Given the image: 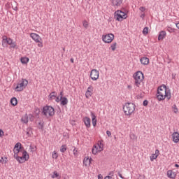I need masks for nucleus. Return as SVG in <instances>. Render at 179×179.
Instances as JSON below:
<instances>
[{
  "mask_svg": "<svg viewBox=\"0 0 179 179\" xmlns=\"http://www.w3.org/2000/svg\"><path fill=\"white\" fill-rule=\"evenodd\" d=\"M29 118L31 121H33V120H34V116H33V115H25L22 116L21 121L23 124H27V122H29Z\"/></svg>",
  "mask_w": 179,
  "mask_h": 179,
  "instance_id": "12",
  "label": "nucleus"
},
{
  "mask_svg": "<svg viewBox=\"0 0 179 179\" xmlns=\"http://www.w3.org/2000/svg\"><path fill=\"white\" fill-rule=\"evenodd\" d=\"M92 96H93V86L90 85L85 92V97L86 99H90Z\"/></svg>",
  "mask_w": 179,
  "mask_h": 179,
  "instance_id": "13",
  "label": "nucleus"
},
{
  "mask_svg": "<svg viewBox=\"0 0 179 179\" xmlns=\"http://www.w3.org/2000/svg\"><path fill=\"white\" fill-rule=\"evenodd\" d=\"M159 155H160V151H159V150H156L155 153L152 154L151 156L150 157V162H154L155 160H156V159L159 157Z\"/></svg>",
  "mask_w": 179,
  "mask_h": 179,
  "instance_id": "19",
  "label": "nucleus"
},
{
  "mask_svg": "<svg viewBox=\"0 0 179 179\" xmlns=\"http://www.w3.org/2000/svg\"><path fill=\"white\" fill-rule=\"evenodd\" d=\"M66 149H67L66 145H62L60 148V152L62 153H65V152H66Z\"/></svg>",
  "mask_w": 179,
  "mask_h": 179,
  "instance_id": "30",
  "label": "nucleus"
},
{
  "mask_svg": "<svg viewBox=\"0 0 179 179\" xmlns=\"http://www.w3.org/2000/svg\"><path fill=\"white\" fill-rule=\"evenodd\" d=\"M38 43V47H39V48H43L44 47V45H43V39L39 40Z\"/></svg>",
  "mask_w": 179,
  "mask_h": 179,
  "instance_id": "38",
  "label": "nucleus"
},
{
  "mask_svg": "<svg viewBox=\"0 0 179 179\" xmlns=\"http://www.w3.org/2000/svg\"><path fill=\"white\" fill-rule=\"evenodd\" d=\"M157 98L159 101L166 99L170 100L171 99V92L169 90H167V87L165 85H162L157 88Z\"/></svg>",
  "mask_w": 179,
  "mask_h": 179,
  "instance_id": "2",
  "label": "nucleus"
},
{
  "mask_svg": "<svg viewBox=\"0 0 179 179\" xmlns=\"http://www.w3.org/2000/svg\"><path fill=\"white\" fill-rule=\"evenodd\" d=\"M73 153L76 157H78V150H76V148H74V150H73Z\"/></svg>",
  "mask_w": 179,
  "mask_h": 179,
  "instance_id": "40",
  "label": "nucleus"
},
{
  "mask_svg": "<svg viewBox=\"0 0 179 179\" xmlns=\"http://www.w3.org/2000/svg\"><path fill=\"white\" fill-rule=\"evenodd\" d=\"M127 89H128V90H131L132 85H127Z\"/></svg>",
  "mask_w": 179,
  "mask_h": 179,
  "instance_id": "45",
  "label": "nucleus"
},
{
  "mask_svg": "<svg viewBox=\"0 0 179 179\" xmlns=\"http://www.w3.org/2000/svg\"><path fill=\"white\" fill-rule=\"evenodd\" d=\"M91 117H92V125L93 127H96V125H97V119H96V115L92 113Z\"/></svg>",
  "mask_w": 179,
  "mask_h": 179,
  "instance_id": "22",
  "label": "nucleus"
},
{
  "mask_svg": "<svg viewBox=\"0 0 179 179\" xmlns=\"http://www.w3.org/2000/svg\"><path fill=\"white\" fill-rule=\"evenodd\" d=\"M123 111L127 117H131L135 113V104L127 103L123 106Z\"/></svg>",
  "mask_w": 179,
  "mask_h": 179,
  "instance_id": "4",
  "label": "nucleus"
},
{
  "mask_svg": "<svg viewBox=\"0 0 179 179\" xmlns=\"http://www.w3.org/2000/svg\"><path fill=\"white\" fill-rule=\"evenodd\" d=\"M104 179H113L111 176H106Z\"/></svg>",
  "mask_w": 179,
  "mask_h": 179,
  "instance_id": "50",
  "label": "nucleus"
},
{
  "mask_svg": "<svg viewBox=\"0 0 179 179\" xmlns=\"http://www.w3.org/2000/svg\"><path fill=\"white\" fill-rule=\"evenodd\" d=\"M83 121L86 128H90L92 124H91V120H90V117H84Z\"/></svg>",
  "mask_w": 179,
  "mask_h": 179,
  "instance_id": "18",
  "label": "nucleus"
},
{
  "mask_svg": "<svg viewBox=\"0 0 179 179\" xmlns=\"http://www.w3.org/2000/svg\"><path fill=\"white\" fill-rule=\"evenodd\" d=\"M0 163H1L2 164H6V163H8V158L6 157H1L0 159Z\"/></svg>",
  "mask_w": 179,
  "mask_h": 179,
  "instance_id": "31",
  "label": "nucleus"
},
{
  "mask_svg": "<svg viewBox=\"0 0 179 179\" xmlns=\"http://www.w3.org/2000/svg\"><path fill=\"white\" fill-rule=\"evenodd\" d=\"M140 62L142 65H149L150 60L149 58L143 57L140 59Z\"/></svg>",
  "mask_w": 179,
  "mask_h": 179,
  "instance_id": "20",
  "label": "nucleus"
},
{
  "mask_svg": "<svg viewBox=\"0 0 179 179\" xmlns=\"http://www.w3.org/2000/svg\"><path fill=\"white\" fill-rule=\"evenodd\" d=\"M110 48L112 51H115V50H117V42L112 43L110 45Z\"/></svg>",
  "mask_w": 179,
  "mask_h": 179,
  "instance_id": "32",
  "label": "nucleus"
},
{
  "mask_svg": "<svg viewBox=\"0 0 179 179\" xmlns=\"http://www.w3.org/2000/svg\"><path fill=\"white\" fill-rule=\"evenodd\" d=\"M59 96H60V99L61 97H64V92L62 91L59 94Z\"/></svg>",
  "mask_w": 179,
  "mask_h": 179,
  "instance_id": "48",
  "label": "nucleus"
},
{
  "mask_svg": "<svg viewBox=\"0 0 179 179\" xmlns=\"http://www.w3.org/2000/svg\"><path fill=\"white\" fill-rule=\"evenodd\" d=\"M172 110L175 114H178V108H177L176 105H173L172 106Z\"/></svg>",
  "mask_w": 179,
  "mask_h": 179,
  "instance_id": "33",
  "label": "nucleus"
},
{
  "mask_svg": "<svg viewBox=\"0 0 179 179\" xmlns=\"http://www.w3.org/2000/svg\"><path fill=\"white\" fill-rule=\"evenodd\" d=\"M129 137H130V139H131V141H136V139L138 138V137H136V135H135V134H131Z\"/></svg>",
  "mask_w": 179,
  "mask_h": 179,
  "instance_id": "35",
  "label": "nucleus"
},
{
  "mask_svg": "<svg viewBox=\"0 0 179 179\" xmlns=\"http://www.w3.org/2000/svg\"><path fill=\"white\" fill-rule=\"evenodd\" d=\"M148 101L145 100L143 101V106H148Z\"/></svg>",
  "mask_w": 179,
  "mask_h": 179,
  "instance_id": "46",
  "label": "nucleus"
},
{
  "mask_svg": "<svg viewBox=\"0 0 179 179\" xmlns=\"http://www.w3.org/2000/svg\"><path fill=\"white\" fill-rule=\"evenodd\" d=\"M29 61H30V59H29V57H21L20 59V62H22V64H29Z\"/></svg>",
  "mask_w": 179,
  "mask_h": 179,
  "instance_id": "27",
  "label": "nucleus"
},
{
  "mask_svg": "<svg viewBox=\"0 0 179 179\" xmlns=\"http://www.w3.org/2000/svg\"><path fill=\"white\" fill-rule=\"evenodd\" d=\"M88 1H90V0H88Z\"/></svg>",
  "mask_w": 179,
  "mask_h": 179,
  "instance_id": "54",
  "label": "nucleus"
},
{
  "mask_svg": "<svg viewBox=\"0 0 179 179\" xmlns=\"http://www.w3.org/2000/svg\"><path fill=\"white\" fill-rule=\"evenodd\" d=\"M70 61H71V64H73V63L75 62L73 58H71V59H70Z\"/></svg>",
  "mask_w": 179,
  "mask_h": 179,
  "instance_id": "51",
  "label": "nucleus"
},
{
  "mask_svg": "<svg viewBox=\"0 0 179 179\" xmlns=\"http://www.w3.org/2000/svg\"><path fill=\"white\" fill-rule=\"evenodd\" d=\"M166 176L168 178L175 179L177 177V172L173 170H169L166 172Z\"/></svg>",
  "mask_w": 179,
  "mask_h": 179,
  "instance_id": "15",
  "label": "nucleus"
},
{
  "mask_svg": "<svg viewBox=\"0 0 179 179\" xmlns=\"http://www.w3.org/2000/svg\"><path fill=\"white\" fill-rule=\"evenodd\" d=\"M112 3L114 6H120L122 1L121 0H112Z\"/></svg>",
  "mask_w": 179,
  "mask_h": 179,
  "instance_id": "26",
  "label": "nucleus"
},
{
  "mask_svg": "<svg viewBox=\"0 0 179 179\" xmlns=\"http://www.w3.org/2000/svg\"><path fill=\"white\" fill-rule=\"evenodd\" d=\"M127 17H128V15L122 10H118L115 13V19H116L117 22H122V20L127 19Z\"/></svg>",
  "mask_w": 179,
  "mask_h": 179,
  "instance_id": "7",
  "label": "nucleus"
},
{
  "mask_svg": "<svg viewBox=\"0 0 179 179\" xmlns=\"http://www.w3.org/2000/svg\"><path fill=\"white\" fill-rule=\"evenodd\" d=\"M60 103L62 106H66L68 104V98L64 96L60 98Z\"/></svg>",
  "mask_w": 179,
  "mask_h": 179,
  "instance_id": "24",
  "label": "nucleus"
},
{
  "mask_svg": "<svg viewBox=\"0 0 179 179\" xmlns=\"http://www.w3.org/2000/svg\"><path fill=\"white\" fill-rule=\"evenodd\" d=\"M172 139H173V142H174V143H179V133L177 131L173 132L172 134Z\"/></svg>",
  "mask_w": 179,
  "mask_h": 179,
  "instance_id": "17",
  "label": "nucleus"
},
{
  "mask_svg": "<svg viewBox=\"0 0 179 179\" xmlns=\"http://www.w3.org/2000/svg\"><path fill=\"white\" fill-rule=\"evenodd\" d=\"M145 16H146V13H141L140 17H141V19H143V17H145Z\"/></svg>",
  "mask_w": 179,
  "mask_h": 179,
  "instance_id": "41",
  "label": "nucleus"
},
{
  "mask_svg": "<svg viewBox=\"0 0 179 179\" xmlns=\"http://www.w3.org/2000/svg\"><path fill=\"white\" fill-rule=\"evenodd\" d=\"M106 135H108V136L110 138L111 136V131H106Z\"/></svg>",
  "mask_w": 179,
  "mask_h": 179,
  "instance_id": "42",
  "label": "nucleus"
},
{
  "mask_svg": "<svg viewBox=\"0 0 179 179\" xmlns=\"http://www.w3.org/2000/svg\"><path fill=\"white\" fill-rule=\"evenodd\" d=\"M133 79L134 80L135 86L140 87L145 79V76L142 71H137L133 75Z\"/></svg>",
  "mask_w": 179,
  "mask_h": 179,
  "instance_id": "3",
  "label": "nucleus"
},
{
  "mask_svg": "<svg viewBox=\"0 0 179 179\" xmlns=\"http://www.w3.org/2000/svg\"><path fill=\"white\" fill-rule=\"evenodd\" d=\"M26 135L29 138V136H31V129H27L26 131Z\"/></svg>",
  "mask_w": 179,
  "mask_h": 179,
  "instance_id": "36",
  "label": "nucleus"
},
{
  "mask_svg": "<svg viewBox=\"0 0 179 179\" xmlns=\"http://www.w3.org/2000/svg\"><path fill=\"white\" fill-rule=\"evenodd\" d=\"M139 10H140L141 13H145V12H146V8L143 7V6H141L139 8Z\"/></svg>",
  "mask_w": 179,
  "mask_h": 179,
  "instance_id": "39",
  "label": "nucleus"
},
{
  "mask_svg": "<svg viewBox=\"0 0 179 179\" xmlns=\"http://www.w3.org/2000/svg\"><path fill=\"white\" fill-rule=\"evenodd\" d=\"M55 101L57 103H59V101H61V99H59V97H58V96H56Z\"/></svg>",
  "mask_w": 179,
  "mask_h": 179,
  "instance_id": "43",
  "label": "nucleus"
},
{
  "mask_svg": "<svg viewBox=\"0 0 179 179\" xmlns=\"http://www.w3.org/2000/svg\"><path fill=\"white\" fill-rule=\"evenodd\" d=\"M3 135H4L3 131L2 129H0V136L2 138Z\"/></svg>",
  "mask_w": 179,
  "mask_h": 179,
  "instance_id": "44",
  "label": "nucleus"
},
{
  "mask_svg": "<svg viewBox=\"0 0 179 179\" xmlns=\"http://www.w3.org/2000/svg\"><path fill=\"white\" fill-rule=\"evenodd\" d=\"M57 92H51L49 95V100H51V101L55 100V99H57Z\"/></svg>",
  "mask_w": 179,
  "mask_h": 179,
  "instance_id": "25",
  "label": "nucleus"
},
{
  "mask_svg": "<svg viewBox=\"0 0 179 179\" xmlns=\"http://www.w3.org/2000/svg\"><path fill=\"white\" fill-rule=\"evenodd\" d=\"M83 26L85 29H87V27L89 26V24L87 23H84Z\"/></svg>",
  "mask_w": 179,
  "mask_h": 179,
  "instance_id": "47",
  "label": "nucleus"
},
{
  "mask_svg": "<svg viewBox=\"0 0 179 179\" xmlns=\"http://www.w3.org/2000/svg\"><path fill=\"white\" fill-rule=\"evenodd\" d=\"M104 149V145L102 144L101 141H99L96 144H95L92 148L93 155H97V153H100V152H103Z\"/></svg>",
  "mask_w": 179,
  "mask_h": 179,
  "instance_id": "8",
  "label": "nucleus"
},
{
  "mask_svg": "<svg viewBox=\"0 0 179 179\" xmlns=\"http://www.w3.org/2000/svg\"><path fill=\"white\" fill-rule=\"evenodd\" d=\"M100 77V72L97 69H92L90 72V78L92 80L96 81Z\"/></svg>",
  "mask_w": 179,
  "mask_h": 179,
  "instance_id": "11",
  "label": "nucleus"
},
{
  "mask_svg": "<svg viewBox=\"0 0 179 179\" xmlns=\"http://www.w3.org/2000/svg\"><path fill=\"white\" fill-rule=\"evenodd\" d=\"M29 85V80H27L25 78L21 79L18 83L17 84V86L15 88V92H23L26 87H27V85Z\"/></svg>",
  "mask_w": 179,
  "mask_h": 179,
  "instance_id": "6",
  "label": "nucleus"
},
{
  "mask_svg": "<svg viewBox=\"0 0 179 179\" xmlns=\"http://www.w3.org/2000/svg\"><path fill=\"white\" fill-rule=\"evenodd\" d=\"M51 178L55 179H61V175H59V173L57 171H55L52 174H51Z\"/></svg>",
  "mask_w": 179,
  "mask_h": 179,
  "instance_id": "23",
  "label": "nucleus"
},
{
  "mask_svg": "<svg viewBox=\"0 0 179 179\" xmlns=\"http://www.w3.org/2000/svg\"><path fill=\"white\" fill-rule=\"evenodd\" d=\"M119 177H120V178L124 179V177H122V174H121V173H119Z\"/></svg>",
  "mask_w": 179,
  "mask_h": 179,
  "instance_id": "52",
  "label": "nucleus"
},
{
  "mask_svg": "<svg viewBox=\"0 0 179 179\" xmlns=\"http://www.w3.org/2000/svg\"><path fill=\"white\" fill-rule=\"evenodd\" d=\"M3 41H6L8 45L10 46V48H17V44L16 42H14L10 38L3 36Z\"/></svg>",
  "mask_w": 179,
  "mask_h": 179,
  "instance_id": "10",
  "label": "nucleus"
},
{
  "mask_svg": "<svg viewBox=\"0 0 179 179\" xmlns=\"http://www.w3.org/2000/svg\"><path fill=\"white\" fill-rule=\"evenodd\" d=\"M175 167H179V165L177 164H175Z\"/></svg>",
  "mask_w": 179,
  "mask_h": 179,
  "instance_id": "53",
  "label": "nucleus"
},
{
  "mask_svg": "<svg viewBox=\"0 0 179 179\" xmlns=\"http://www.w3.org/2000/svg\"><path fill=\"white\" fill-rule=\"evenodd\" d=\"M166 36H167V33H166V31H161L158 36V40L160 41L166 38Z\"/></svg>",
  "mask_w": 179,
  "mask_h": 179,
  "instance_id": "21",
  "label": "nucleus"
},
{
  "mask_svg": "<svg viewBox=\"0 0 179 179\" xmlns=\"http://www.w3.org/2000/svg\"><path fill=\"white\" fill-rule=\"evenodd\" d=\"M10 103L12 106H17V99H16L15 97L12 98L10 100Z\"/></svg>",
  "mask_w": 179,
  "mask_h": 179,
  "instance_id": "28",
  "label": "nucleus"
},
{
  "mask_svg": "<svg viewBox=\"0 0 179 179\" xmlns=\"http://www.w3.org/2000/svg\"><path fill=\"white\" fill-rule=\"evenodd\" d=\"M148 31H149V28L148 27H145L143 30V34H144V36H146Z\"/></svg>",
  "mask_w": 179,
  "mask_h": 179,
  "instance_id": "37",
  "label": "nucleus"
},
{
  "mask_svg": "<svg viewBox=\"0 0 179 179\" xmlns=\"http://www.w3.org/2000/svg\"><path fill=\"white\" fill-rule=\"evenodd\" d=\"M30 37L32 38V40H34V41H35V43H37L40 41V40H41V37L40 36V35L36 33H31Z\"/></svg>",
  "mask_w": 179,
  "mask_h": 179,
  "instance_id": "16",
  "label": "nucleus"
},
{
  "mask_svg": "<svg viewBox=\"0 0 179 179\" xmlns=\"http://www.w3.org/2000/svg\"><path fill=\"white\" fill-rule=\"evenodd\" d=\"M14 158L18 162V163H26L30 156L29 153L22 147V143H17L13 148Z\"/></svg>",
  "mask_w": 179,
  "mask_h": 179,
  "instance_id": "1",
  "label": "nucleus"
},
{
  "mask_svg": "<svg viewBox=\"0 0 179 179\" xmlns=\"http://www.w3.org/2000/svg\"><path fill=\"white\" fill-rule=\"evenodd\" d=\"M58 152H57V151H53L52 152V159L57 160V159H58Z\"/></svg>",
  "mask_w": 179,
  "mask_h": 179,
  "instance_id": "29",
  "label": "nucleus"
},
{
  "mask_svg": "<svg viewBox=\"0 0 179 179\" xmlns=\"http://www.w3.org/2000/svg\"><path fill=\"white\" fill-rule=\"evenodd\" d=\"M37 150V147L34 145H31L29 146V152H36Z\"/></svg>",
  "mask_w": 179,
  "mask_h": 179,
  "instance_id": "34",
  "label": "nucleus"
},
{
  "mask_svg": "<svg viewBox=\"0 0 179 179\" xmlns=\"http://www.w3.org/2000/svg\"><path fill=\"white\" fill-rule=\"evenodd\" d=\"M42 113L45 117L50 118V117L55 115V109L52 106H46L43 107Z\"/></svg>",
  "mask_w": 179,
  "mask_h": 179,
  "instance_id": "5",
  "label": "nucleus"
},
{
  "mask_svg": "<svg viewBox=\"0 0 179 179\" xmlns=\"http://www.w3.org/2000/svg\"><path fill=\"white\" fill-rule=\"evenodd\" d=\"M114 34H107L102 36V41L105 43V44H110L114 41Z\"/></svg>",
  "mask_w": 179,
  "mask_h": 179,
  "instance_id": "9",
  "label": "nucleus"
},
{
  "mask_svg": "<svg viewBox=\"0 0 179 179\" xmlns=\"http://www.w3.org/2000/svg\"><path fill=\"white\" fill-rule=\"evenodd\" d=\"M98 179H103V175L101 174L98 175Z\"/></svg>",
  "mask_w": 179,
  "mask_h": 179,
  "instance_id": "49",
  "label": "nucleus"
},
{
  "mask_svg": "<svg viewBox=\"0 0 179 179\" xmlns=\"http://www.w3.org/2000/svg\"><path fill=\"white\" fill-rule=\"evenodd\" d=\"M93 159L90 157H85L83 159V164L85 167H90Z\"/></svg>",
  "mask_w": 179,
  "mask_h": 179,
  "instance_id": "14",
  "label": "nucleus"
}]
</instances>
